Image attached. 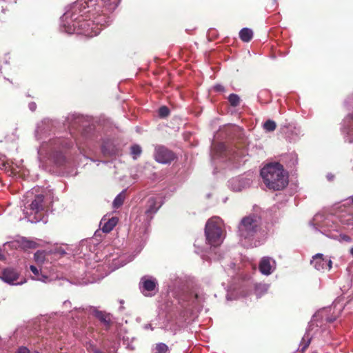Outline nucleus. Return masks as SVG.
I'll use <instances>...</instances> for the list:
<instances>
[{
  "instance_id": "obj_1",
  "label": "nucleus",
  "mask_w": 353,
  "mask_h": 353,
  "mask_svg": "<svg viewBox=\"0 0 353 353\" xmlns=\"http://www.w3.org/2000/svg\"><path fill=\"white\" fill-rule=\"evenodd\" d=\"M260 174L264 184L270 190L279 191L288 185V174L279 163H270L265 165Z\"/></svg>"
},
{
  "instance_id": "obj_2",
  "label": "nucleus",
  "mask_w": 353,
  "mask_h": 353,
  "mask_svg": "<svg viewBox=\"0 0 353 353\" xmlns=\"http://www.w3.org/2000/svg\"><path fill=\"white\" fill-rule=\"evenodd\" d=\"M88 7L86 1H83V0H79L72 7V13L70 14V12H67L65 14V17H68L69 15L73 21V27L74 30H77L79 33L83 34L85 35H89L90 32V30L92 28V26L94 23L92 21L86 20L83 18V14L80 16H76V12L79 11L81 12L83 10H85Z\"/></svg>"
},
{
  "instance_id": "obj_3",
  "label": "nucleus",
  "mask_w": 353,
  "mask_h": 353,
  "mask_svg": "<svg viewBox=\"0 0 353 353\" xmlns=\"http://www.w3.org/2000/svg\"><path fill=\"white\" fill-rule=\"evenodd\" d=\"M260 218L255 214L244 216L238 225V234L241 239L252 240L261 230Z\"/></svg>"
},
{
  "instance_id": "obj_4",
  "label": "nucleus",
  "mask_w": 353,
  "mask_h": 353,
  "mask_svg": "<svg viewBox=\"0 0 353 353\" xmlns=\"http://www.w3.org/2000/svg\"><path fill=\"white\" fill-rule=\"evenodd\" d=\"M222 221L219 217H212L207 221L205 234L208 243L214 247L219 246L223 240Z\"/></svg>"
},
{
  "instance_id": "obj_5",
  "label": "nucleus",
  "mask_w": 353,
  "mask_h": 353,
  "mask_svg": "<svg viewBox=\"0 0 353 353\" xmlns=\"http://www.w3.org/2000/svg\"><path fill=\"white\" fill-rule=\"evenodd\" d=\"M45 196L43 194L35 196L26 212V217L31 223H37L43 218L45 210Z\"/></svg>"
},
{
  "instance_id": "obj_6",
  "label": "nucleus",
  "mask_w": 353,
  "mask_h": 353,
  "mask_svg": "<svg viewBox=\"0 0 353 353\" xmlns=\"http://www.w3.org/2000/svg\"><path fill=\"white\" fill-rule=\"evenodd\" d=\"M20 272L16 268L8 267L0 272V279L9 285H21L23 281H18Z\"/></svg>"
},
{
  "instance_id": "obj_7",
  "label": "nucleus",
  "mask_w": 353,
  "mask_h": 353,
  "mask_svg": "<svg viewBox=\"0 0 353 353\" xmlns=\"http://www.w3.org/2000/svg\"><path fill=\"white\" fill-rule=\"evenodd\" d=\"M176 156L170 150L164 146H157L155 148L154 159L161 163H170L174 160Z\"/></svg>"
},
{
  "instance_id": "obj_8",
  "label": "nucleus",
  "mask_w": 353,
  "mask_h": 353,
  "mask_svg": "<svg viewBox=\"0 0 353 353\" xmlns=\"http://www.w3.org/2000/svg\"><path fill=\"white\" fill-rule=\"evenodd\" d=\"M332 261L323 258L322 254H316L313 256L311 261V265L318 271H324L325 270H330L332 268Z\"/></svg>"
},
{
  "instance_id": "obj_9",
  "label": "nucleus",
  "mask_w": 353,
  "mask_h": 353,
  "mask_svg": "<svg viewBox=\"0 0 353 353\" xmlns=\"http://www.w3.org/2000/svg\"><path fill=\"white\" fill-rule=\"evenodd\" d=\"M161 204L155 198L151 197L147 201V209L145 211L146 220L150 221L157 212Z\"/></svg>"
},
{
  "instance_id": "obj_10",
  "label": "nucleus",
  "mask_w": 353,
  "mask_h": 353,
  "mask_svg": "<svg viewBox=\"0 0 353 353\" xmlns=\"http://www.w3.org/2000/svg\"><path fill=\"white\" fill-rule=\"evenodd\" d=\"M94 316L100 321L106 329H108L111 325L110 314L104 311H99L97 310H94Z\"/></svg>"
},
{
  "instance_id": "obj_11",
  "label": "nucleus",
  "mask_w": 353,
  "mask_h": 353,
  "mask_svg": "<svg viewBox=\"0 0 353 353\" xmlns=\"http://www.w3.org/2000/svg\"><path fill=\"white\" fill-rule=\"evenodd\" d=\"M17 243L19 244V246L24 250L36 249L39 246V244L37 242L25 237H22L19 239L17 241Z\"/></svg>"
},
{
  "instance_id": "obj_12",
  "label": "nucleus",
  "mask_w": 353,
  "mask_h": 353,
  "mask_svg": "<svg viewBox=\"0 0 353 353\" xmlns=\"http://www.w3.org/2000/svg\"><path fill=\"white\" fill-rule=\"evenodd\" d=\"M259 270L265 275H269L272 273V265L269 257H263L259 263Z\"/></svg>"
},
{
  "instance_id": "obj_13",
  "label": "nucleus",
  "mask_w": 353,
  "mask_h": 353,
  "mask_svg": "<svg viewBox=\"0 0 353 353\" xmlns=\"http://www.w3.org/2000/svg\"><path fill=\"white\" fill-rule=\"evenodd\" d=\"M143 292H152L155 290L157 282L156 279H146L145 277L141 279Z\"/></svg>"
},
{
  "instance_id": "obj_14",
  "label": "nucleus",
  "mask_w": 353,
  "mask_h": 353,
  "mask_svg": "<svg viewBox=\"0 0 353 353\" xmlns=\"http://www.w3.org/2000/svg\"><path fill=\"white\" fill-rule=\"evenodd\" d=\"M118 223V218L117 217H112L108 221L104 223L103 225L101 230L105 233H108L111 232L113 228L117 225Z\"/></svg>"
},
{
  "instance_id": "obj_15",
  "label": "nucleus",
  "mask_w": 353,
  "mask_h": 353,
  "mask_svg": "<svg viewBox=\"0 0 353 353\" xmlns=\"http://www.w3.org/2000/svg\"><path fill=\"white\" fill-rule=\"evenodd\" d=\"M239 37L243 42H249L253 37V31L248 28H243L239 32Z\"/></svg>"
},
{
  "instance_id": "obj_16",
  "label": "nucleus",
  "mask_w": 353,
  "mask_h": 353,
  "mask_svg": "<svg viewBox=\"0 0 353 353\" xmlns=\"http://www.w3.org/2000/svg\"><path fill=\"white\" fill-rule=\"evenodd\" d=\"M125 192L122 191L114 199L113 203H112L113 208H120L123 205V203L125 201Z\"/></svg>"
},
{
  "instance_id": "obj_17",
  "label": "nucleus",
  "mask_w": 353,
  "mask_h": 353,
  "mask_svg": "<svg viewBox=\"0 0 353 353\" xmlns=\"http://www.w3.org/2000/svg\"><path fill=\"white\" fill-rule=\"evenodd\" d=\"M228 100L232 107L238 106L241 102L240 97L236 94H230L228 97Z\"/></svg>"
},
{
  "instance_id": "obj_18",
  "label": "nucleus",
  "mask_w": 353,
  "mask_h": 353,
  "mask_svg": "<svg viewBox=\"0 0 353 353\" xmlns=\"http://www.w3.org/2000/svg\"><path fill=\"white\" fill-rule=\"evenodd\" d=\"M264 129L268 132H272L276 128V123L272 120H268L263 124Z\"/></svg>"
},
{
  "instance_id": "obj_19",
  "label": "nucleus",
  "mask_w": 353,
  "mask_h": 353,
  "mask_svg": "<svg viewBox=\"0 0 353 353\" xmlns=\"http://www.w3.org/2000/svg\"><path fill=\"white\" fill-rule=\"evenodd\" d=\"M34 260L37 263H42L45 260V253L43 251H37L34 255Z\"/></svg>"
},
{
  "instance_id": "obj_20",
  "label": "nucleus",
  "mask_w": 353,
  "mask_h": 353,
  "mask_svg": "<svg viewBox=\"0 0 353 353\" xmlns=\"http://www.w3.org/2000/svg\"><path fill=\"white\" fill-rule=\"evenodd\" d=\"M142 150L138 145H134L131 147V154L134 159L141 154Z\"/></svg>"
},
{
  "instance_id": "obj_21",
  "label": "nucleus",
  "mask_w": 353,
  "mask_h": 353,
  "mask_svg": "<svg viewBox=\"0 0 353 353\" xmlns=\"http://www.w3.org/2000/svg\"><path fill=\"white\" fill-rule=\"evenodd\" d=\"M156 350L159 353H167L168 351V347L163 343H159L156 345Z\"/></svg>"
},
{
  "instance_id": "obj_22",
  "label": "nucleus",
  "mask_w": 353,
  "mask_h": 353,
  "mask_svg": "<svg viewBox=\"0 0 353 353\" xmlns=\"http://www.w3.org/2000/svg\"><path fill=\"white\" fill-rule=\"evenodd\" d=\"M170 114V110L168 107L163 105L159 109V115L161 118L168 117Z\"/></svg>"
},
{
  "instance_id": "obj_23",
  "label": "nucleus",
  "mask_w": 353,
  "mask_h": 353,
  "mask_svg": "<svg viewBox=\"0 0 353 353\" xmlns=\"http://www.w3.org/2000/svg\"><path fill=\"white\" fill-rule=\"evenodd\" d=\"M349 218L347 219H341V222L343 224H345V225H353V215L352 214H349Z\"/></svg>"
},
{
  "instance_id": "obj_24",
  "label": "nucleus",
  "mask_w": 353,
  "mask_h": 353,
  "mask_svg": "<svg viewBox=\"0 0 353 353\" xmlns=\"http://www.w3.org/2000/svg\"><path fill=\"white\" fill-rule=\"evenodd\" d=\"M339 237H340V241H345V242H351L352 241V238L347 234H340Z\"/></svg>"
},
{
  "instance_id": "obj_25",
  "label": "nucleus",
  "mask_w": 353,
  "mask_h": 353,
  "mask_svg": "<svg viewBox=\"0 0 353 353\" xmlns=\"http://www.w3.org/2000/svg\"><path fill=\"white\" fill-rule=\"evenodd\" d=\"M18 353H38L37 352H31L27 347H21L18 350Z\"/></svg>"
},
{
  "instance_id": "obj_26",
  "label": "nucleus",
  "mask_w": 353,
  "mask_h": 353,
  "mask_svg": "<svg viewBox=\"0 0 353 353\" xmlns=\"http://www.w3.org/2000/svg\"><path fill=\"white\" fill-rule=\"evenodd\" d=\"M60 157L56 160V163L59 165H62L65 162L64 157L60 154Z\"/></svg>"
},
{
  "instance_id": "obj_27",
  "label": "nucleus",
  "mask_w": 353,
  "mask_h": 353,
  "mask_svg": "<svg viewBox=\"0 0 353 353\" xmlns=\"http://www.w3.org/2000/svg\"><path fill=\"white\" fill-rule=\"evenodd\" d=\"M30 269L31 270V272L34 274V275H38L39 274V270L37 269V267H35L34 265H30Z\"/></svg>"
},
{
  "instance_id": "obj_28",
  "label": "nucleus",
  "mask_w": 353,
  "mask_h": 353,
  "mask_svg": "<svg viewBox=\"0 0 353 353\" xmlns=\"http://www.w3.org/2000/svg\"><path fill=\"white\" fill-rule=\"evenodd\" d=\"M214 90L216 91L221 92V91H224L225 88L221 85H216L214 86Z\"/></svg>"
},
{
  "instance_id": "obj_29",
  "label": "nucleus",
  "mask_w": 353,
  "mask_h": 353,
  "mask_svg": "<svg viewBox=\"0 0 353 353\" xmlns=\"http://www.w3.org/2000/svg\"><path fill=\"white\" fill-rule=\"evenodd\" d=\"M310 339H307V342L304 344V345L303 346L302 349H301V351L302 352H304L307 347L309 346L310 345Z\"/></svg>"
},
{
  "instance_id": "obj_30",
  "label": "nucleus",
  "mask_w": 353,
  "mask_h": 353,
  "mask_svg": "<svg viewBox=\"0 0 353 353\" xmlns=\"http://www.w3.org/2000/svg\"><path fill=\"white\" fill-rule=\"evenodd\" d=\"M6 259L5 255L3 254L2 249L0 248V261H3Z\"/></svg>"
},
{
  "instance_id": "obj_31",
  "label": "nucleus",
  "mask_w": 353,
  "mask_h": 353,
  "mask_svg": "<svg viewBox=\"0 0 353 353\" xmlns=\"http://www.w3.org/2000/svg\"><path fill=\"white\" fill-rule=\"evenodd\" d=\"M35 106L36 105L34 103L30 104V109L33 110L34 109Z\"/></svg>"
},
{
  "instance_id": "obj_32",
  "label": "nucleus",
  "mask_w": 353,
  "mask_h": 353,
  "mask_svg": "<svg viewBox=\"0 0 353 353\" xmlns=\"http://www.w3.org/2000/svg\"><path fill=\"white\" fill-rule=\"evenodd\" d=\"M327 178H328L329 180H332V179L334 178V176L333 175H332V176H329L328 175Z\"/></svg>"
},
{
  "instance_id": "obj_33",
  "label": "nucleus",
  "mask_w": 353,
  "mask_h": 353,
  "mask_svg": "<svg viewBox=\"0 0 353 353\" xmlns=\"http://www.w3.org/2000/svg\"><path fill=\"white\" fill-rule=\"evenodd\" d=\"M350 252L353 256V247L350 249Z\"/></svg>"
},
{
  "instance_id": "obj_34",
  "label": "nucleus",
  "mask_w": 353,
  "mask_h": 353,
  "mask_svg": "<svg viewBox=\"0 0 353 353\" xmlns=\"http://www.w3.org/2000/svg\"><path fill=\"white\" fill-rule=\"evenodd\" d=\"M350 199H351L352 202L353 203V196H351V198H350Z\"/></svg>"
},
{
  "instance_id": "obj_35",
  "label": "nucleus",
  "mask_w": 353,
  "mask_h": 353,
  "mask_svg": "<svg viewBox=\"0 0 353 353\" xmlns=\"http://www.w3.org/2000/svg\"><path fill=\"white\" fill-rule=\"evenodd\" d=\"M99 353H102V352H99Z\"/></svg>"
}]
</instances>
